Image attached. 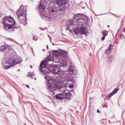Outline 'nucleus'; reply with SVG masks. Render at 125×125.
<instances>
[{
	"instance_id": "f257e3e1",
	"label": "nucleus",
	"mask_w": 125,
	"mask_h": 125,
	"mask_svg": "<svg viewBox=\"0 0 125 125\" xmlns=\"http://www.w3.org/2000/svg\"><path fill=\"white\" fill-rule=\"evenodd\" d=\"M75 18L76 20V22L73 21H70L68 22V27L70 29H74L77 26L80 28V33L85 35L87 33L86 27V23L88 20V17L85 16L83 14H78L75 16Z\"/></svg>"
},
{
	"instance_id": "f03ea898",
	"label": "nucleus",
	"mask_w": 125,
	"mask_h": 125,
	"mask_svg": "<svg viewBox=\"0 0 125 125\" xmlns=\"http://www.w3.org/2000/svg\"><path fill=\"white\" fill-rule=\"evenodd\" d=\"M47 65V62L46 61H43L40 64V71L43 75H47L50 73H52L54 75H59V73H64V72H67V70H61L60 71V68L59 67H56L55 65H51L49 66V68L46 67Z\"/></svg>"
},
{
	"instance_id": "7ed1b4c3",
	"label": "nucleus",
	"mask_w": 125,
	"mask_h": 125,
	"mask_svg": "<svg viewBox=\"0 0 125 125\" xmlns=\"http://www.w3.org/2000/svg\"><path fill=\"white\" fill-rule=\"evenodd\" d=\"M1 23L5 31H13L15 26V20L11 17H5L2 19Z\"/></svg>"
},
{
	"instance_id": "20e7f679",
	"label": "nucleus",
	"mask_w": 125,
	"mask_h": 125,
	"mask_svg": "<svg viewBox=\"0 0 125 125\" xmlns=\"http://www.w3.org/2000/svg\"><path fill=\"white\" fill-rule=\"evenodd\" d=\"M45 79L47 80V81H49L48 82V90L50 91V92H53L55 90H57L58 91H59V89L61 88V86H58L57 84L56 83V82L55 81L50 79L49 80V77L46 76L45 77Z\"/></svg>"
},
{
	"instance_id": "39448f33",
	"label": "nucleus",
	"mask_w": 125,
	"mask_h": 125,
	"mask_svg": "<svg viewBox=\"0 0 125 125\" xmlns=\"http://www.w3.org/2000/svg\"><path fill=\"white\" fill-rule=\"evenodd\" d=\"M67 55V52L65 51L61 50L60 51V57L59 58V62H60V66L61 69H62L63 68H66L67 66V61L64 60L63 57H65Z\"/></svg>"
},
{
	"instance_id": "423d86ee",
	"label": "nucleus",
	"mask_w": 125,
	"mask_h": 125,
	"mask_svg": "<svg viewBox=\"0 0 125 125\" xmlns=\"http://www.w3.org/2000/svg\"><path fill=\"white\" fill-rule=\"evenodd\" d=\"M51 2H56L58 5L60 6V11H63L66 8L67 0H50Z\"/></svg>"
},
{
	"instance_id": "0eeeda50",
	"label": "nucleus",
	"mask_w": 125,
	"mask_h": 125,
	"mask_svg": "<svg viewBox=\"0 0 125 125\" xmlns=\"http://www.w3.org/2000/svg\"><path fill=\"white\" fill-rule=\"evenodd\" d=\"M59 92H62V94H64V99L66 100H70L72 98V93L67 89H66V87H61L59 89Z\"/></svg>"
},
{
	"instance_id": "6e6552de",
	"label": "nucleus",
	"mask_w": 125,
	"mask_h": 125,
	"mask_svg": "<svg viewBox=\"0 0 125 125\" xmlns=\"http://www.w3.org/2000/svg\"><path fill=\"white\" fill-rule=\"evenodd\" d=\"M25 14V10L23 8V7L21 6L17 11V15L18 16V18L20 17H22Z\"/></svg>"
},
{
	"instance_id": "1a4fd4ad",
	"label": "nucleus",
	"mask_w": 125,
	"mask_h": 125,
	"mask_svg": "<svg viewBox=\"0 0 125 125\" xmlns=\"http://www.w3.org/2000/svg\"><path fill=\"white\" fill-rule=\"evenodd\" d=\"M8 64L12 66H15V65H16L15 59L13 57H10L8 61Z\"/></svg>"
},
{
	"instance_id": "9d476101",
	"label": "nucleus",
	"mask_w": 125,
	"mask_h": 125,
	"mask_svg": "<svg viewBox=\"0 0 125 125\" xmlns=\"http://www.w3.org/2000/svg\"><path fill=\"white\" fill-rule=\"evenodd\" d=\"M61 93L56 96V99H59L60 100H62V99H65L64 94H62V92Z\"/></svg>"
},
{
	"instance_id": "9b49d317",
	"label": "nucleus",
	"mask_w": 125,
	"mask_h": 125,
	"mask_svg": "<svg viewBox=\"0 0 125 125\" xmlns=\"http://www.w3.org/2000/svg\"><path fill=\"white\" fill-rule=\"evenodd\" d=\"M72 83H73V81L71 80H68L66 83V87H70V88H73V85Z\"/></svg>"
},
{
	"instance_id": "f8f14e48",
	"label": "nucleus",
	"mask_w": 125,
	"mask_h": 125,
	"mask_svg": "<svg viewBox=\"0 0 125 125\" xmlns=\"http://www.w3.org/2000/svg\"><path fill=\"white\" fill-rule=\"evenodd\" d=\"M39 8L41 12H44V10L45 9V7H44V5L42 4H40Z\"/></svg>"
},
{
	"instance_id": "ddd939ff",
	"label": "nucleus",
	"mask_w": 125,
	"mask_h": 125,
	"mask_svg": "<svg viewBox=\"0 0 125 125\" xmlns=\"http://www.w3.org/2000/svg\"><path fill=\"white\" fill-rule=\"evenodd\" d=\"M119 90V87H117L115 88L110 94H109V97H112L114 94H116L117 92H118V91Z\"/></svg>"
},
{
	"instance_id": "4468645a",
	"label": "nucleus",
	"mask_w": 125,
	"mask_h": 125,
	"mask_svg": "<svg viewBox=\"0 0 125 125\" xmlns=\"http://www.w3.org/2000/svg\"><path fill=\"white\" fill-rule=\"evenodd\" d=\"M44 19L48 21H52V18L50 16H47L44 15Z\"/></svg>"
},
{
	"instance_id": "2eb2a0df",
	"label": "nucleus",
	"mask_w": 125,
	"mask_h": 125,
	"mask_svg": "<svg viewBox=\"0 0 125 125\" xmlns=\"http://www.w3.org/2000/svg\"><path fill=\"white\" fill-rule=\"evenodd\" d=\"M113 47V45L112 44H110L109 46L107 47V48L105 50V52L106 53H110V52L111 51V48Z\"/></svg>"
},
{
	"instance_id": "dca6fc26",
	"label": "nucleus",
	"mask_w": 125,
	"mask_h": 125,
	"mask_svg": "<svg viewBox=\"0 0 125 125\" xmlns=\"http://www.w3.org/2000/svg\"><path fill=\"white\" fill-rule=\"evenodd\" d=\"M57 13V8H53L51 10V13L53 14V15H55Z\"/></svg>"
},
{
	"instance_id": "f3484780",
	"label": "nucleus",
	"mask_w": 125,
	"mask_h": 125,
	"mask_svg": "<svg viewBox=\"0 0 125 125\" xmlns=\"http://www.w3.org/2000/svg\"><path fill=\"white\" fill-rule=\"evenodd\" d=\"M53 55H54V56H60V53L58 51H55L53 52Z\"/></svg>"
},
{
	"instance_id": "a211bd4d",
	"label": "nucleus",
	"mask_w": 125,
	"mask_h": 125,
	"mask_svg": "<svg viewBox=\"0 0 125 125\" xmlns=\"http://www.w3.org/2000/svg\"><path fill=\"white\" fill-rule=\"evenodd\" d=\"M115 60V58H114V56H110L108 58V62L109 63H111V62L114 61Z\"/></svg>"
},
{
	"instance_id": "6ab92c4d",
	"label": "nucleus",
	"mask_w": 125,
	"mask_h": 125,
	"mask_svg": "<svg viewBox=\"0 0 125 125\" xmlns=\"http://www.w3.org/2000/svg\"><path fill=\"white\" fill-rule=\"evenodd\" d=\"M74 32L76 35H78V34L81 33V30L80 29L79 30L78 28H76L75 29H74Z\"/></svg>"
},
{
	"instance_id": "aec40b11",
	"label": "nucleus",
	"mask_w": 125,
	"mask_h": 125,
	"mask_svg": "<svg viewBox=\"0 0 125 125\" xmlns=\"http://www.w3.org/2000/svg\"><path fill=\"white\" fill-rule=\"evenodd\" d=\"M7 47L4 45H2L0 47V51H4V50H6Z\"/></svg>"
},
{
	"instance_id": "412c9836",
	"label": "nucleus",
	"mask_w": 125,
	"mask_h": 125,
	"mask_svg": "<svg viewBox=\"0 0 125 125\" xmlns=\"http://www.w3.org/2000/svg\"><path fill=\"white\" fill-rule=\"evenodd\" d=\"M21 62H22V59L19 58L16 59V64H19V63H21Z\"/></svg>"
},
{
	"instance_id": "4be33fe9",
	"label": "nucleus",
	"mask_w": 125,
	"mask_h": 125,
	"mask_svg": "<svg viewBox=\"0 0 125 125\" xmlns=\"http://www.w3.org/2000/svg\"><path fill=\"white\" fill-rule=\"evenodd\" d=\"M73 72H74L73 68H71V67L68 68V73H69V74L72 75V74H73Z\"/></svg>"
},
{
	"instance_id": "5701e85b",
	"label": "nucleus",
	"mask_w": 125,
	"mask_h": 125,
	"mask_svg": "<svg viewBox=\"0 0 125 125\" xmlns=\"http://www.w3.org/2000/svg\"><path fill=\"white\" fill-rule=\"evenodd\" d=\"M103 34L104 37H106V36L108 35V31L104 30V31L103 32Z\"/></svg>"
},
{
	"instance_id": "b1692460",
	"label": "nucleus",
	"mask_w": 125,
	"mask_h": 125,
	"mask_svg": "<svg viewBox=\"0 0 125 125\" xmlns=\"http://www.w3.org/2000/svg\"><path fill=\"white\" fill-rule=\"evenodd\" d=\"M48 62H49V61H53V57L52 56L48 57Z\"/></svg>"
},
{
	"instance_id": "393cba45",
	"label": "nucleus",
	"mask_w": 125,
	"mask_h": 125,
	"mask_svg": "<svg viewBox=\"0 0 125 125\" xmlns=\"http://www.w3.org/2000/svg\"><path fill=\"white\" fill-rule=\"evenodd\" d=\"M12 65H5V69H9L11 67Z\"/></svg>"
},
{
	"instance_id": "a878e982",
	"label": "nucleus",
	"mask_w": 125,
	"mask_h": 125,
	"mask_svg": "<svg viewBox=\"0 0 125 125\" xmlns=\"http://www.w3.org/2000/svg\"><path fill=\"white\" fill-rule=\"evenodd\" d=\"M106 36H104L101 38L102 41H104L105 40V37Z\"/></svg>"
},
{
	"instance_id": "bb28decb",
	"label": "nucleus",
	"mask_w": 125,
	"mask_h": 125,
	"mask_svg": "<svg viewBox=\"0 0 125 125\" xmlns=\"http://www.w3.org/2000/svg\"><path fill=\"white\" fill-rule=\"evenodd\" d=\"M33 39L34 40V41H38V39L35 38V37H34V36L33 37Z\"/></svg>"
},
{
	"instance_id": "cd10ccee",
	"label": "nucleus",
	"mask_w": 125,
	"mask_h": 125,
	"mask_svg": "<svg viewBox=\"0 0 125 125\" xmlns=\"http://www.w3.org/2000/svg\"><path fill=\"white\" fill-rule=\"evenodd\" d=\"M29 77H31V78H33L34 77V75H33V74H30L29 75Z\"/></svg>"
},
{
	"instance_id": "c85d7f7f",
	"label": "nucleus",
	"mask_w": 125,
	"mask_h": 125,
	"mask_svg": "<svg viewBox=\"0 0 125 125\" xmlns=\"http://www.w3.org/2000/svg\"><path fill=\"white\" fill-rule=\"evenodd\" d=\"M62 74L63 75V76H64V77H66V76H67V74L65 73H63Z\"/></svg>"
},
{
	"instance_id": "c756f323",
	"label": "nucleus",
	"mask_w": 125,
	"mask_h": 125,
	"mask_svg": "<svg viewBox=\"0 0 125 125\" xmlns=\"http://www.w3.org/2000/svg\"><path fill=\"white\" fill-rule=\"evenodd\" d=\"M120 37H121V38H125V36H124V35H121L120 36Z\"/></svg>"
},
{
	"instance_id": "7c9ffc66",
	"label": "nucleus",
	"mask_w": 125,
	"mask_h": 125,
	"mask_svg": "<svg viewBox=\"0 0 125 125\" xmlns=\"http://www.w3.org/2000/svg\"><path fill=\"white\" fill-rule=\"evenodd\" d=\"M97 113H101V111H99V109H98V110H97Z\"/></svg>"
},
{
	"instance_id": "2f4dec72",
	"label": "nucleus",
	"mask_w": 125,
	"mask_h": 125,
	"mask_svg": "<svg viewBox=\"0 0 125 125\" xmlns=\"http://www.w3.org/2000/svg\"><path fill=\"white\" fill-rule=\"evenodd\" d=\"M26 87H27L28 88H30V86H29V85H26Z\"/></svg>"
},
{
	"instance_id": "473e14b6",
	"label": "nucleus",
	"mask_w": 125,
	"mask_h": 125,
	"mask_svg": "<svg viewBox=\"0 0 125 125\" xmlns=\"http://www.w3.org/2000/svg\"><path fill=\"white\" fill-rule=\"evenodd\" d=\"M30 68H31V69L33 68V66L30 65Z\"/></svg>"
},
{
	"instance_id": "72a5a7b5",
	"label": "nucleus",
	"mask_w": 125,
	"mask_h": 125,
	"mask_svg": "<svg viewBox=\"0 0 125 125\" xmlns=\"http://www.w3.org/2000/svg\"><path fill=\"white\" fill-rule=\"evenodd\" d=\"M47 48L48 49V45H47Z\"/></svg>"
},
{
	"instance_id": "f704fd0d",
	"label": "nucleus",
	"mask_w": 125,
	"mask_h": 125,
	"mask_svg": "<svg viewBox=\"0 0 125 125\" xmlns=\"http://www.w3.org/2000/svg\"><path fill=\"white\" fill-rule=\"evenodd\" d=\"M107 27H108V28H109L110 27V26L109 25H107Z\"/></svg>"
},
{
	"instance_id": "c9c22d12",
	"label": "nucleus",
	"mask_w": 125,
	"mask_h": 125,
	"mask_svg": "<svg viewBox=\"0 0 125 125\" xmlns=\"http://www.w3.org/2000/svg\"><path fill=\"white\" fill-rule=\"evenodd\" d=\"M124 32H125V29H124Z\"/></svg>"
},
{
	"instance_id": "e433bc0d",
	"label": "nucleus",
	"mask_w": 125,
	"mask_h": 125,
	"mask_svg": "<svg viewBox=\"0 0 125 125\" xmlns=\"http://www.w3.org/2000/svg\"><path fill=\"white\" fill-rule=\"evenodd\" d=\"M2 65H3L4 63H3V62H2Z\"/></svg>"
},
{
	"instance_id": "4c0bfd02",
	"label": "nucleus",
	"mask_w": 125,
	"mask_h": 125,
	"mask_svg": "<svg viewBox=\"0 0 125 125\" xmlns=\"http://www.w3.org/2000/svg\"><path fill=\"white\" fill-rule=\"evenodd\" d=\"M67 30H68V29H67V28H66V30L67 31Z\"/></svg>"
},
{
	"instance_id": "58836bf2",
	"label": "nucleus",
	"mask_w": 125,
	"mask_h": 125,
	"mask_svg": "<svg viewBox=\"0 0 125 125\" xmlns=\"http://www.w3.org/2000/svg\"><path fill=\"white\" fill-rule=\"evenodd\" d=\"M6 64H7V63H6Z\"/></svg>"
},
{
	"instance_id": "ea45409f",
	"label": "nucleus",
	"mask_w": 125,
	"mask_h": 125,
	"mask_svg": "<svg viewBox=\"0 0 125 125\" xmlns=\"http://www.w3.org/2000/svg\"><path fill=\"white\" fill-rule=\"evenodd\" d=\"M35 80H36V78L35 79Z\"/></svg>"
}]
</instances>
